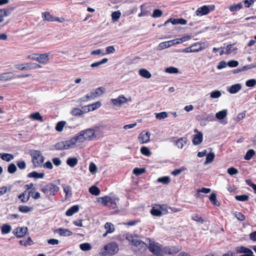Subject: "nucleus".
Wrapping results in <instances>:
<instances>
[{"label":"nucleus","mask_w":256,"mask_h":256,"mask_svg":"<svg viewBox=\"0 0 256 256\" xmlns=\"http://www.w3.org/2000/svg\"><path fill=\"white\" fill-rule=\"evenodd\" d=\"M246 182L254 190V193L256 194V184H254L250 180H246Z\"/></svg>","instance_id":"nucleus-64"},{"label":"nucleus","mask_w":256,"mask_h":256,"mask_svg":"<svg viewBox=\"0 0 256 256\" xmlns=\"http://www.w3.org/2000/svg\"><path fill=\"white\" fill-rule=\"evenodd\" d=\"M242 88L241 84H236L227 87V90L231 94L237 93Z\"/></svg>","instance_id":"nucleus-18"},{"label":"nucleus","mask_w":256,"mask_h":256,"mask_svg":"<svg viewBox=\"0 0 256 256\" xmlns=\"http://www.w3.org/2000/svg\"><path fill=\"white\" fill-rule=\"evenodd\" d=\"M121 16V13L120 11H116L112 13V18L114 21H117Z\"/></svg>","instance_id":"nucleus-52"},{"label":"nucleus","mask_w":256,"mask_h":256,"mask_svg":"<svg viewBox=\"0 0 256 256\" xmlns=\"http://www.w3.org/2000/svg\"><path fill=\"white\" fill-rule=\"evenodd\" d=\"M28 232L26 227H20L16 228L14 230V234L18 238H22Z\"/></svg>","instance_id":"nucleus-14"},{"label":"nucleus","mask_w":256,"mask_h":256,"mask_svg":"<svg viewBox=\"0 0 256 256\" xmlns=\"http://www.w3.org/2000/svg\"><path fill=\"white\" fill-rule=\"evenodd\" d=\"M127 239L130 242L132 245L137 247L140 250H144L147 248V241L144 242L141 240L136 235L130 236L127 237Z\"/></svg>","instance_id":"nucleus-3"},{"label":"nucleus","mask_w":256,"mask_h":256,"mask_svg":"<svg viewBox=\"0 0 256 256\" xmlns=\"http://www.w3.org/2000/svg\"><path fill=\"white\" fill-rule=\"evenodd\" d=\"M210 98H217L221 96L222 94L220 90H214L210 92Z\"/></svg>","instance_id":"nucleus-54"},{"label":"nucleus","mask_w":256,"mask_h":256,"mask_svg":"<svg viewBox=\"0 0 256 256\" xmlns=\"http://www.w3.org/2000/svg\"><path fill=\"white\" fill-rule=\"evenodd\" d=\"M104 228L107 231V233H112L114 231V225L111 223L107 222L104 225Z\"/></svg>","instance_id":"nucleus-31"},{"label":"nucleus","mask_w":256,"mask_h":256,"mask_svg":"<svg viewBox=\"0 0 256 256\" xmlns=\"http://www.w3.org/2000/svg\"><path fill=\"white\" fill-rule=\"evenodd\" d=\"M54 232L62 236H70L72 234V232L69 230L62 228H58Z\"/></svg>","instance_id":"nucleus-17"},{"label":"nucleus","mask_w":256,"mask_h":256,"mask_svg":"<svg viewBox=\"0 0 256 256\" xmlns=\"http://www.w3.org/2000/svg\"><path fill=\"white\" fill-rule=\"evenodd\" d=\"M106 92V88L103 87H100L92 90L88 94L85 96L80 98L82 102H86L88 100L94 99L103 94Z\"/></svg>","instance_id":"nucleus-2"},{"label":"nucleus","mask_w":256,"mask_h":256,"mask_svg":"<svg viewBox=\"0 0 256 256\" xmlns=\"http://www.w3.org/2000/svg\"><path fill=\"white\" fill-rule=\"evenodd\" d=\"M44 176V172H38L34 171L28 174V176L30 178H34L35 179L42 178Z\"/></svg>","instance_id":"nucleus-24"},{"label":"nucleus","mask_w":256,"mask_h":256,"mask_svg":"<svg viewBox=\"0 0 256 256\" xmlns=\"http://www.w3.org/2000/svg\"><path fill=\"white\" fill-rule=\"evenodd\" d=\"M146 241L147 247L150 252L158 256H162V248L160 244L150 238H147Z\"/></svg>","instance_id":"nucleus-1"},{"label":"nucleus","mask_w":256,"mask_h":256,"mask_svg":"<svg viewBox=\"0 0 256 256\" xmlns=\"http://www.w3.org/2000/svg\"><path fill=\"white\" fill-rule=\"evenodd\" d=\"M162 14V12L158 9H156L154 10L152 14V17L154 18H157L160 17Z\"/></svg>","instance_id":"nucleus-57"},{"label":"nucleus","mask_w":256,"mask_h":256,"mask_svg":"<svg viewBox=\"0 0 256 256\" xmlns=\"http://www.w3.org/2000/svg\"><path fill=\"white\" fill-rule=\"evenodd\" d=\"M186 168L182 166L179 169H176L171 172V174L176 176L180 174L183 171L186 170Z\"/></svg>","instance_id":"nucleus-51"},{"label":"nucleus","mask_w":256,"mask_h":256,"mask_svg":"<svg viewBox=\"0 0 256 256\" xmlns=\"http://www.w3.org/2000/svg\"><path fill=\"white\" fill-rule=\"evenodd\" d=\"M79 210V206L77 205H74L68 208L66 212L67 216H72L74 214L76 213Z\"/></svg>","instance_id":"nucleus-26"},{"label":"nucleus","mask_w":256,"mask_h":256,"mask_svg":"<svg viewBox=\"0 0 256 256\" xmlns=\"http://www.w3.org/2000/svg\"><path fill=\"white\" fill-rule=\"evenodd\" d=\"M204 156H206V160H214V154L212 152V149L210 148L198 152V156L199 158H202Z\"/></svg>","instance_id":"nucleus-9"},{"label":"nucleus","mask_w":256,"mask_h":256,"mask_svg":"<svg viewBox=\"0 0 256 256\" xmlns=\"http://www.w3.org/2000/svg\"><path fill=\"white\" fill-rule=\"evenodd\" d=\"M62 188L64 192L66 193V196L70 197L72 196V190L70 187L64 184L62 185Z\"/></svg>","instance_id":"nucleus-43"},{"label":"nucleus","mask_w":256,"mask_h":256,"mask_svg":"<svg viewBox=\"0 0 256 256\" xmlns=\"http://www.w3.org/2000/svg\"><path fill=\"white\" fill-rule=\"evenodd\" d=\"M133 174L136 176H138L141 175L142 174H144L146 172V169L144 168H134L133 170Z\"/></svg>","instance_id":"nucleus-44"},{"label":"nucleus","mask_w":256,"mask_h":256,"mask_svg":"<svg viewBox=\"0 0 256 256\" xmlns=\"http://www.w3.org/2000/svg\"><path fill=\"white\" fill-rule=\"evenodd\" d=\"M119 250L118 246L116 242H112L104 246V251L101 252L103 256L114 255Z\"/></svg>","instance_id":"nucleus-4"},{"label":"nucleus","mask_w":256,"mask_h":256,"mask_svg":"<svg viewBox=\"0 0 256 256\" xmlns=\"http://www.w3.org/2000/svg\"><path fill=\"white\" fill-rule=\"evenodd\" d=\"M168 42H162L160 43L157 47V49L159 50L169 48Z\"/></svg>","instance_id":"nucleus-55"},{"label":"nucleus","mask_w":256,"mask_h":256,"mask_svg":"<svg viewBox=\"0 0 256 256\" xmlns=\"http://www.w3.org/2000/svg\"><path fill=\"white\" fill-rule=\"evenodd\" d=\"M203 49L204 48L200 44L195 43L192 44L190 46L184 48L182 52L186 53L197 52Z\"/></svg>","instance_id":"nucleus-8"},{"label":"nucleus","mask_w":256,"mask_h":256,"mask_svg":"<svg viewBox=\"0 0 256 256\" xmlns=\"http://www.w3.org/2000/svg\"><path fill=\"white\" fill-rule=\"evenodd\" d=\"M74 139L76 140V144L78 143L82 142L85 140H86V139L84 134L82 133V131H80V132L77 134L74 137H73Z\"/></svg>","instance_id":"nucleus-21"},{"label":"nucleus","mask_w":256,"mask_h":256,"mask_svg":"<svg viewBox=\"0 0 256 256\" xmlns=\"http://www.w3.org/2000/svg\"><path fill=\"white\" fill-rule=\"evenodd\" d=\"M256 84V80L255 79H250L246 82V85L248 87H252Z\"/></svg>","instance_id":"nucleus-62"},{"label":"nucleus","mask_w":256,"mask_h":256,"mask_svg":"<svg viewBox=\"0 0 256 256\" xmlns=\"http://www.w3.org/2000/svg\"><path fill=\"white\" fill-rule=\"evenodd\" d=\"M30 118L34 119V120H39L40 122H42L43 118L42 117L40 116L39 112H36L35 113L32 114L30 115Z\"/></svg>","instance_id":"nucleus-42"},{"label":"nucleus","mask_w":256,"mask_h":256,"mask_svg":"<svg viewBox=\"0 0 256 256\" xmlns=\"http://www.w3.org/2000/svg\"><path fill=\"white\" fill-rule=\"evenodd\" d=\"M82 131L86 140H91L96 137V135L94 134L92 128H88Z\"/></svg>","instance_id":"nucleus-12"},{"label":"nucleus","mask_w":256,"mask_h":256,"mask_svg":"<svg viewBox=\"0 0 256 256\" xmlns=\"http://www.w3.org/2000/svg\"><path fill=\"white\" fill-rule=\"evenodd\" d=\"M14 74L12 72H4L0 74V81L6 82L11 80L14 78Z\"/></svg>","instance_id":"nucleus-16"},{"label":"nucleus","mask_w":256,"mask_h":256,"mask_svg":"<svg viewBox=\"0 0 256 256\" xmlns=\"http://www.w3.org/2000/svg\"><path fill=\"white\" fill-rule=\"evenodd\" d=\"M150 213L152 215L156 216H160L162 215V212L161 210L160 209L156 208H153L151 210Z\"/></svg>","instance_id":"nucleus-48"},{"label":"nucleus","mask_w":256,"mask_h":256,"mask_svg":"<svg viewBox=\"0 0 256 256\" xmlns=\"http://www.w3.org/2000/svg\"><path fill=\"white\" fill-rule=\"evenodd\" d=\"M236 48H233V46L232 44H230L227 46L226 48V54H229L232 52H234Z\"/></svg>","instance_id":"nucleus-63"},{"label":"nucleus","mask_w":256,"mask_h":256,"mask_svg":"<svg viewBox=\"0 0 256 256\" xmlns=\"http://www.w3.org/2000/svg\"><path fill=\"white\" fill-rule=\"evenodd\" d=\"M0 158L2 160H12L14 158V156L10 154H0Z\"/></svg>","instance_id":"nucleus-46"},{"label":"nucleus","mask_w":256,"mask_h":256,"mask_svg":"<svg viewBox=\"0 0 256 256\" xmlns=\"http://www.w3.org/2000/svg\"><path fill=\"white\" fill-rule=\"evenodd\" d=\"M165 72L170 74H177L178 72V69L176 68L170 66L166 68Z\"/></svg>","instance_id":"nucleus-56"},{"label":"nucleus","mask_w":256,"mask_h":256,"mask_svg":"<svg viewBox=\"0 0 256 256\" xmlns=\"http://www.w3.org/2000/svg\"><path fill=\"white\" fill-rule=\"evenodd\" d=\"M210 200L214 206H219L220 205V202L216 200V196L214 193L212 194L209 197Z\"/></svg>","instance_id":"nucleus-33"},{"label":"nucleus","mask_w":256,"mask_h":256,"mask_svg":"<svg viewBox=\"0 0 256 256\" xmlns=\"http://www.w3.org/2000/svg\"><path fill=\"white\" fill-rule=\"evenodd\" d=\"M80 248L84 251L90 250L92 248L90 244L89 243H83L80 244Z\"/></svg>","instance_id":"nucleus-49"},{"label":"nucleus","mask_w":256,"mask_h":256,"mask_svg":"<svg viewBox=\"0 0 256 256\" xmlns=\"http://www.w3.org/2000/svg\"><path fill=\"white\" fill-rule=\"evenodd\" d=\"M59 145L60 146H58V148L70 149L74 148L77 145V144L76 142L75 139L72 138L69 140L62 142L61 143L58 144V146Z\"/></svg>","instance_id":"nucleus-7"},{"label":"nucleus","mask_w":256,"mask_h":256,"mask_svg":"<svg viewBox=\"0 0 256 256\" xmlns=\"http://www.w3.org/2000/svg\"><path fill=\"white\" fill-rule=\"evenodd\" d=\"M14 67L20 70H28L30 69V66H28V64L26 63L24 64H17L14 66Z\"/></svg>","instance_id":"nucleus-35"},{"label":"nucleus","mask_w":256,"mask_h":256,"mask_svg":"<svg viewBox=\"0 0 256 256\" xmlns=\"http://www.w3.org/2000/svg\"><path fill=\"white\" fill-rule=\"evenodd\" d=\"M237 252L238 253H252V252L249 248L241 246L237 248Z\"/></svg>","instance_id":"nucleus-41"},{"label":"nucleus","mask_w":256,"mask_h":256,"mask_svg":"<svg viewBox=\"0 0 256 256\" xmlns=\"http://www.w3.org/2000/svg\"><path fill=\"white\" fill-rule=\"evenodd\" d=\"M119 199L116 198L114 199L112 198V200L110 202L108 206L110 208L116 210V212H119L118 207L117 206L116 201H118Z\"/></svg>","instance_id":"nucleus-28"},{"label":"nucleus","mask_w":256,"mask_h":256,"mask_svg":"<svg viewBox=\"0 0 256 256\" xmlns=\"http://www.w3.org/2000/svg\"><path fill=\"white\" fill-rule=\"evenodd\" d=\"M242 8V5L241 3H238L237 4H234L230 6L229 7V10L230 12H236L240 10Z\"/></svg>","instance_id":"nucleus-36"},{"label":"nucleus","mask_w":256,"mask_h":256,"mask_svg":"<svg viewBox=\"0 0 256 256\" xmlns=\"http://www.w3.org/2000/svg\"><path fill=\"white\" fill-rule=\"evenodd\" d=\"M235 198L236 200H237L238 201L245 202V201H247L248 200L249 197L248 195L243 194V195L236 196H235Z\"/></svg>","instance_id":"nucleus-47"},{"label":"nucleus","mask_w":256,"mask_h":256,"mask_svg":"<svg viewBox=\"0 0 256 256\" xmlns=\"http://www.w3.org/2000/svg\"><path fill=\"white\" fill-rule=\"evenodd\" d=\"M89 170L92 174H95L97 172V167L94 162H91L90 164Z\"/></svg>","instance_id":"nucleus-58"},{"label":"nucleus","mask_w":256,"mask_h":256,"mask_svg":"<svg viewBox=\"0 0 256 256\" xmlns=\"http://www.w3.org/2000/svg\"><path fill=\"white\" fill-rule=\"evenodd\" d=\"M112 200V198L108 196H104L98 198V202L105 206H108L109 202Z\"/></svg>","instance_id":"nucleus-25"},{"label":"nucleus","mask_w":256,"mask_h":256,"mask_svg":"<svg viewBox=\"0 0 256 256\" xmlns=\"http://www.w3.org/2000/svg\"><path fill=\"white\" fill-rule=\"evenodd\" d=\"M49 61V53L38 54V62L42 64H46Z\"/></svg>","instance_id":"nucleus-15"},{"label":"nucleus","mask_w":256,"mask_h":256,"mask_svg":"<svg viewBox=\"0 0 256 256\" xmlns=\"http://www.w3.org/2000/svg\"><path fill=\"white\" fill-rule=\"evenodd\" d=\"M192 220H195L196 222H200L201 224H202L204 222V220L202 217L199 216V215L197 214H195L194 216H192Z\"/></svg>","instance_id":"nucleus-60"},{"label":"nucleus","mask_w":256,"mask_h":256,"mask_svg":"<svg viewBox=\"0 0 256 256\" xmlns=\"http://www.w3.org/2000/svg\"><path fill=\"white\" fill-rule=\"evenodd\" d=\"M42 18L44 20L50 22L58 20V18L53 16L50 14L49 12H45L42 13Z\"/></svg>","instance_id":"nucleus-27"},{"label":"nucleus","mask_w":256,"mask_h":256,"mask_svg":"<svg viewBox=\"0 0 256 256\" xmlns=\"http://www.w3.org/2000/svg\"><path fill=\"white\" fill-rule=\"evenodd\" d=\"M228 111L226 110H223L216 113V117L219 120L224 119L227 116Z\"/></svg>","instance_id":"nucleus-30"},{"label":"nucleus","mask_w":256,"mask_h":256,"mask_svg":"<svg viewBox=\"0 0 256 256\" xmlns=\"http://www.w3.org/2000/svg\"><path fill=\"white\" fill-rule=\"evenodd\" d=\"M1 230L2 234H7L12 230V226L8 224H3L2 226Z\"/></svg>","instance_id":"nucleus-34"},{"label":"nucleus","mask_w":256,"mask_h":256,"mask_svg":"<svg viewBox=\"0 0 256 256\" xmlns=\"http://www.w3.org/2000/svg\"><path fill=\"white\" fill-rule=\"evenodd\" d=\"M110 101L112 104L117 106H120L122 104L126 103L128 101L126 98L124 96H120L116 98H112Z\"/></svg>","instance_id":"nucleus-11"},{"label":"nucleus","mask_w":256,"mask_h":256,"mask_svg":"<svg viewBox=\"0 0 256 256\" xmlns=\"http://www.w3.org/2000/svg\"><path fill=\"white\" fill-rule=\"evenodd\" d=\"M139 74L143 78H150L152 76L151 74L146 69L141 68L138 70Z\"/></svg>","instance_id":"nucleus-29"},{"label":"nucleus","mask_w":256,"mask_h":256,"mask_svg":"<svg viewBox=\"0 0 256 256\" xmlns=\"http://www.w3.org/2000/svg\"><path fill=\"white\" fill-rule=\"evenodd\" d=\"M156 114V116L157 119L162 120V119H164L168 117V114L165 112L157 113Z\"/></svg>","instance_id":"nucleus-59"},{"label":"nucleus","mask_w":256,"mask_h":256,"mask_svg":"<svg viewBox=\"0 0 256 256\" xmlns=\"http://www.w3.org/2000/svg\"><path fill=\"white\" fill-rule=\"evenodd\" d=\"M150 134L149 132L141 133L138 136V140L140 143L144 144L148 142L150 140Z\"/></svg>","instance_id":"nucleus-20"},{"label":"nucleus","mask_w":256,"mask_h":256,"mask_svg":"<svg viewBox=\"0 0 256 256\" xmlns=\"http://www.w3.org/2000/svg\"><path fill=\"white\" fill-rule=\"evenodd\" d=\"M144 5L142 4L140 6L141 12L138 14L139 17H142L148 14L149 12L146 10V8L144 7Z\"/></svg>","instance_id":"nucleus-53"},{"label":"nucleus","mask_w":256,"mask_h":256,"mask_svg":"<svg viewBox=\"0 0 256 256\" xmlns=\"http://www.w3.org/2000/svg\"><path fill=\"white\" fill-rule=\"evenodd\" d=\"M188 144V140L186 138H179L176 142V146L179 148H182L184 146H186Z\"/></svg>","instance_id":"nucleus-23"},{"label":"nucleus","mask_w":256,"mask_h":256,"mask_svg":"<svg viewBox=\"0 0 256 256\" xmlns=\"http://www.w3.org/2000/svg\"><path fill=\"white\" fill-rule=\"evenodd\" d=\"M102 104L100 102H94L88 106V111H92L98 108H99L101 106Z\"/></svg>","instance_id":"nucleus-32"},{"label":"nucleus","mask_w":256,"mask_h":256,"mask_svg":"<svg viewBox=\"0 0 256 256\" xmlns=\"http://www.w3.org/2000/svg\"><path fill=\"white\" fill-rule=\"evenodd\" d=\"M203 140L202 134L199 132L197 134L194 136L192 142L194 145H198L200 144Z\"/></svg>","instance_id":"nucleus-22"},{"label":"nucleus","mask_w":256,"mask_h":256,"mask_svg":"<svg viewBox=\"0 0 256 256\" xmlns=\"http://www.w3.org/2000/svg\"><path fill=\"white\" fill-rule=\"evenodd\" d=\"M40 190L46 195L54 196L58 191L59 188L53 184L50 183L42 188Z\"/></svg>","instance_id":"nucleus-5"},{"label":"nucleus","mask_w":256,"mask_h":256,"mask_svg":"<svg viewBox=\"0 0 256 256\" xmlns=\"http://www.w3.org/2000/svg\"><path fill=\"white\" fill-rule=\"evenodd\" d=\"M254 150L252 149H250L248 150L244 158L246 160H250L252 158V156H254Z\"/></svg>","instance_id":"nucleus-45"},{"label":"nucleus","mask_w":256,"mask_h":256,"mask_svg":"<svg viewBox=\"0 0 256 256\" xmlns=\"http://www.w3.org/2000/svg\"><path fill=\"white\" fill-rule=\"evenodd\" d=\"M168 22H171L172 24H180L182 25L186 24L187 21L184 18H170L168 20L164 23V24H166Z\"/></svg>","instance_id":"nucleus-13"},{"label":"nucleus","mask_w":256,"mask_h":256,"mask_svg":"<svg viewBox=\"0 0 256 256\" xmlns=\"http://www.w3.org/2000/svg\"><path fill=\"white\" fill-rule=\"evenodd\" d=\"M90 192L94 196H98L100 194V190L96 186H92L89 188Z\"/></svg>","instance_id":"nucleus-39"},{"label":"nucleus","mask_w":256,"mask_h":256,"mask_svg":"<svg viewBox=\"0 0 256 256\" xmlns=\"http://www.w3.org/2000/svg\"><path fill=\"white\" fill-rule=\"evenodd\" d=\"M30 154L32 157V160H44L43 156L40 152L38 150H30Z\"/></svg>","instance_id":"nucleus-19"},{"label":"nucleus","mask_w":256,"mask_h":256,"mask_svg":"<svg viewBox=\"0 0 256 256\" xmlns=\"http://www.w3.org/2000/svg\"><path fill=\"white\" fill-rule=\"evenodd\" d=\"M214 5L204 6L198 8L196 11V15L197 16H202L208 14L210 12L214 10Z\"/></svg>","instance_id":"nucleus-6"},{"label":"nucleus","mask_w":256,"mask_h":256,"mask_svg":"<svg viewBox=\"0 0 256 256\" xmlns=\"http://www.w3.org/2000/svg\"><path fill=\"white\" fill-rule=\"evenodd\" d=\"M18 210L22 213H27L31 212L32 210V208L26 206H20L18 207Z\"/></svg>","instance_id":"nucleus-40"},{"label":"nucleus","mask_w":256,"mask_h":256,"mask_svg":"<svg viewBox=\"0 0 256 256\" xmlns=\"http://www.w3.org/2000/svg\"><path fill=\"white\" fill-rule=\"evenodd\" d=\"M108 59L107 58H104L100 61L96 62L92 64H90V66L92 68L98 67L100 65L106 63L108 62Z\"/></svg>","instance_id":"nucleus-37"},{"label":"nucleus","mask_w":256,"mask_h":256,"mask_svg":"<svg viewBox=\"0 0 256 256\" xmlns=\"http://www.w3.org/2000/svg\"><path fill=\"white\" fill-rule=\"evenodd\" d=\"M157 182H158L162 183L164 184H168L170 182V179L169 176H166L159 178L157 180Z\"/></svg>","instance_id":"nucleus-38"},{"label":"nucleus","mask_w":256,"mask_h":256,"mask_svg":"<svg viewBox=\"0 0 256 256\" xmlns=\"http://www.w3.org/2000/svg\"><path fill=\"white\" fill-rule=\"evenodd\" d=\"M16 170V165L14 164H10L8 168V171L10 174H14Z\"/></svg>","instance_id":"nucleus-61"},{"label":"nucleus","mask_w":256,"mask_h":256,"mask_svg":"<svg viewBox=\"0 0 256 256\" xmlns=\"http://www.w3.org/2000/svg\"><path fill=\"white\" fill-rule=\"evenodd\" d=\"M66 124V122L64 121H60L57 123L56 126V130L58 132H62L63 130V128Z\"/></svg>","instance_id":"nucleus-50"},{"label":"nucleus","mask_w":256,"mask_h":256,"mask_svg":"<svg viewBox=\"0 0 256 256\" xmlns=\"http://www.w3.org/2000/svg\"><path fill=\"white\" fill-rule=\"evenodd\" d=\"M179 251V248L176 246H166L162 248V256L164 254H174Z\"/></svg>","instance_id":"nucleus-10"}]
</instances>
